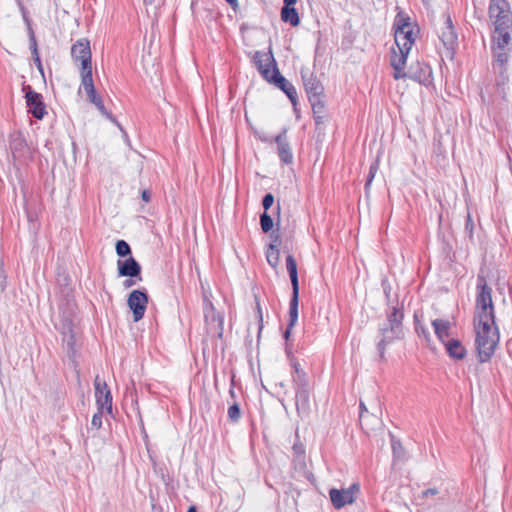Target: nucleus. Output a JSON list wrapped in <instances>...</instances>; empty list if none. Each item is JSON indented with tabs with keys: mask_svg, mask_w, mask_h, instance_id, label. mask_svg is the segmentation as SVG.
<instances>
[{
	"mask_svg": "<svg viewBox=\"0 0 512 512\" xmlns=\"http://www.w3.org/2000/svg\"><path fill=\"white\" fill-rule=\"evenodd\" d=\"M281 19L285 23H289L291 26H298L300 23L299 15L294 7H282Z\"/></svg>",
	"mask_w": 512,
	"mask_h": 512,
	"instance_id": "27",
	"label": "nucleus"
},
{
	"mask_svg": "<svg viewBox=\"0 0 512 512\" xmlns=\"http://www.w3.org/2000/svg\"><path fill=\"white\" fill-rule=\"evenodd\" d=\"M267 81L272 82L280 90H282L287 95L294 107L297 105L298 96L296 88L291 82H289L284 76L280 74L277 67H274L272 70V76Z\"/></svg>",
	"mask_w": 512,
	"mask_h": 512,
	"instance_id": "14",
	"label": "nucleus"
},
{
	"mask_svg": "<svg viewBox=\"0 0 512 512\" xmlns=\"http://www.w3.org/2000/svg\"><path fill=\"white\" fill-rule=\"evenodd\" d=\"M432 326L439 341L445 344L447 340H449L448 338L451 329L450 321L444 319H435L432 321Z\"/></svg>",
	"mask_w": 512,
	"mask_h": 512,
	"instance_id": "24",
	"label": "nucleus"
},
{
	"mask_svg": "<svg viewBox=\"0 0 512 512\" xmlns=\"http://www.w3.org/2000/svg\"><path fill=\"white\" fill-rule=\"evenodd\" d=\"M96 108L99 110V112L105 116L108 120H110L112 123H114L121 131H123V128L121 124L117 121V119L112 115V113L108 112L103 104H97Z\"/></svg>",
	"mask_w": 512,
	"mask_h": 512,
	"instance_id": "34",
	"label": "nucleus"
},
{
	"mask_svg": "<svg viewBox=\"0 0 512 512\" xmlns=\"http://www.w3.org/2000/svg\"><path fill=\"white\" fill-rule=\"evenodd\" d=\"M292 367L294 369V374L293 375H296V374H299V373H304V370L301 369L300 364L296 360H293Z\"/></svg>",
	"mask_w": 512,
	"mask_h": 512,
	"instance_id": "44",
	"label": "nucleus"
},
{
	"mask_svg": "<svg viewBox=\"0 0 512 512\" xmlns=\"http://www.w3.org/2000/svg\"><path fill=\"white\" fill-rule=\"evenodd\" d=\"M142 200L145 201V202H149L150 201V193H149V191L144 190L142 192Z\"/></svg>",
	"mask_w": 512,
	"mask_h": 512,
	"instance_id": "49",
	"label": "nucleus"
},
{
	"mask_svg": "<svg viewBox=\"0 0 512 512\" xmlns=\"http://www.w3.org/2000/svg\"><path fill=\"white\" fill-rule=\"evenodd\" d=\"M286 268L292 285V296L290 299L293 318L296 316V307L299 305V280L297 263L292 255L286 257Z\"/></svg>",
	"mask_w": 512,
	"mask_h": 512,
	"instance_id": "12",
	"label": "nucleus"
},
{
	"mask_svg": "<svg viewBox=\"0 0 512 512\" xmlns=\"http://www.w3.org/2000/svg\"><path fill=\"white\" fill-rule=\"evenodd\" d=\"M437 493H438L437 489H433V488H431V489H427V490H425V491L423 492V495L427 497V496H429V495H436Z\"/></svg>",
	"mask_w": 512,
	"mask_h": 512,
	"instance_id": "47",
	"label": "nucleus"
},
{
	"mask_svg": "<svg viewBox=\"0 0 512 512\" xmlns=\"http://www.w3.org/2000/svg\"><path fill=\"white\" fill-rule=\"evenodd\" d=\"M34 63L38 69V71L40 72V74L44 77V69H43V65H42V62H41V59L40 57H37L35 60H34Z\"/></svg>",
	"mask_w": 512,
	"mask_h": 512,
	"instance_id": "45",
	"label": "nucleus"
},
{
	"mask_svg": "<svg viewBox=\"0 0 512 512\" xmlns=\"http://www.w3.org/2000/svg\"><path fill=\"white\" fill-rule=\"evenodd\" d=\"M314 120H315L316 125H320L324 122V117L321 114L314 115Z\"/></svg>",
	"mask_w": 512,
	"mask_h": 512,
	"instance_id": "48",
	"label": "nucleus"
},
{
	"mask_svg": "<svg viewBox=\"0 0 512 512\" xmlns=\"http://www.w3.org/2000/svg\"><path fill=\"white\" fill-rule=\"evenodd\" d=\"M116 253L120 257H126L131 254V248L129 244L124 240H118L116 242Z\"/></svg>",
	"mask_w": 512,
	"mask_h": 512,
	"instance_id": "31",
	"label": "nucleus"
},
{
	"mask_svg": "<svg viewBox=\"0 0 512 512\" xmlns=\"http://www.w3.org/2000/svg\"><path fill=\"white\" fill-rule=\"evenodd\" d=\"M71 57L81 62V68L92 66L90 42L85 38L78 40L71 47Z\"/></svg>",
	"mask_w": 512,
	"mask_h": 512,
	"instance_id": "15",
	"label": "nucleus"
},
{
	"mask_svg": "<svg viewBox=\"0 0 512 512\" xmlns=\"http://www.w3.org/2000/svg\"><path fill=\"white\" fill-rule=\"evenodd\" d=\"M494 32L492 41H511L512 40V17L501 21H494Z\"/></svg>",
	"mask_w": 512,
	"mask_h": 512,
	"instance_id": "21",
	"label": "nucleus"
},
{
	"mask_svg": "<svg viewBox=\"0 0 512 512\" xmlns=\"http://www.w3.org/2000/svg\"><path fill=\"white\" fill-rule=\"evenodd\" d=\"M403 319V311L398 307H392L387 312L386 321L379 326L378 330L379 340L376 346L380 359H384L388 345L404 337Z\"/></svg>",
	"mask_w": 512,
	"mask_h": 512,
	"instance_id": "1",
	"label": "nucleus"
},
{
	"mask_svg": "<svg viewBox=\"0 0 512 512\" xmlns=\"http://www.w3.org/2000/svg\"><path fill=\"white\" fill-rule=\"evenodd\" d=\"M410 50L403 49H392L391 56H390V65L394 69V78L395 79H401L408 76L407 73L404 72V68L406 65L407 57ZM409 77L417 80L419 82H424L426 79L422 80L421 75L417 74H409Z\"/></svg>",
	"mask_w": 512,
	"mask_h": 512,
	"instance_id": "9",
	"label": "nucleus"
},
{
	"mask_svg": "<svg viewBox=\"0 0 512 512\" xmlns=\"http://www.w3.org/2000/svg\"><path fill=\"white\" fill-rule=\"evenodd\" d=\"M56 329L60 331L63 336V342L66 344L68 352H74L75 335H74V311H62L59 314V319L55 323Z\"/></svg>",
	"mask_w": 512,
	"mask_h": 512,
	"instance_id": "6",
	"label": "nucleus"
},
{
	"mask_svg": "<svg viewBox=\"0 0 512 512\" xmlns=\"http://www.w3.org/2000/svg\"><path fill=\"white\" fill-rule=\"evenodd\" d=\"M449 357L455 360H463L467 355V350L458 339H450L444 344Z\"/></svg>",
	"mask_w": 512,
	"mask_h": 512,
	"instance_id": "23",
	"label": "nucleus"
},
{
	"mask_svg": "<svg viewBox=\"0 0 512 512\" xmlns=\"http://www.w3.org/2000/svg\"><path fill=\"white\" fill-rule=\"evenodd\" d=\"M228 418L232 421V422H237L240 417H241V411H240V407H239V404L238 403H233L229 408H228Z\"/></svg>",
	"mask_w": 512,
	"mask_h": 512,
	"instance_id": "36",
	"label": "nucleus"
},
{
	"mask_svg": "<svg viewBox=\"0 0 512 512\" xmlns=\"http://www.w3.org/2000/svg\"><path fill=\"white\" fill-rule=\"evenodd\" d=\"M145 5H152L154 4L155 0H143Z\"/></svg>",
	"mask_w": 512,
	"mask_h": 512,
	"instance_id": "56",
	"label": "nucleus"
},
{
	"mask_svg": "<svg viewBox=\"0 0 512 512\" xmlns=\"http://www.w3.org/2000/svg\"><path fill=\"white\" fill-rule=\"evenodd\" d=\"M494 320L495 315L492 301V289L488 286L484 276L478 275L475 321Z\"/></svg>",
	"mask_w": 512,
	"mask_h": 512,
	"instance_id": "3",
	"label": "nucleus"
},
{
	"mask_svg": "<svg viewBox=\"0 0 512 512\" xmlns=\"http://www.w3.org/2000/svg\"><path fill=\"white\" fill-rule=\"evenodd\" d=\"M94 384L98 409H107L109 412H111L112 396L107 384L104 381H101L99 376H96Z\"/></svg>",
	"mask_w": 512,
	"mask_h": 512,
	"instance_id": "16",
	"label": "nucleus"
},
{
	"mask_svg": "<svg viewBox=\"0 0 512 512\" xmlns=\"http://www.w3.org/2000/svg\"><path fill=\"white\" fill-rule=\"evenodd\" d=\"M81 75V87H83L85 93L95 90L93 77H92V66L84 67L80 69Z\"/></svg>",
	"mask_w": 512,
	"mask_h": 512,
	"instance_id": "26",
	"label": "nucleus"
},
{
	"mask_svg": "<svg viewBox=\"0 0 512 512\" xmlns=\"http://www.w3.org/2000/svg\"><path fill=\"white\" fill-rule=\"evenodd\" d=\"M273 203H274V196L271 193H267L263 197V200H262L264 212H267V210L272 207Z\"/></svg>",
	"mask_w": 512,
	"mask_h": 512,
	"instance_id": "40",
	"label": "nucleus"
},
{
	"mask_svg": "<svg viewBox=\"0 0 512 512\" xmlns=\"http://www.w3.org/2000/svg\"><path fill=\"white\" fill-rule=\"evenodd\" d=\"M301 75L308 99L312 100L321 97L324 87L317 77L313 73L304 70L301 71Z\"/></svg>",
	"mask_w": 512,
	"mask_h": 512,
	"instance_id": "17",
	"label": "nucleus"
},
{
	"mask_svg": "<svg viewBox=\"0 0 512 512\" xmlns=\"http://www.w3.org/2000/svg\"><path fill=\"white\" fill-rule=\"evenodd\" d=\"M443 19V27L439 31V39L446 50V56L452 58L458 44V35L450 15H443Z\"/></svg>",
	"mask_w": 512,
	"mask_h": 512,
	"instance_id": "7",
	"label": "nucleus"
},
{
	"mask_svg": "<svg viewBox=\"0 0 512 512\" xmlns=\"http://www.w3.org/2000/svg\"><path fill=\"white\" fill-rule=\"evenodd\" d=\"M492 52L494 56V67H498L500 73L506 71V65L509 61L511 52V41H492Z\"/></svg>",
	"mask_w": 512,
	"mask_h": 512,
	"instance_id": "13",
	"label": "nucleus"
},
{
	"mask_svg": "<svg viewBox=\"0 0 512 512\" xmlns=\"http://www.w3.org/2000/svg\"><path fill=\"white\" fill-rule=\"evenodd\" d=\"M395 44L398 49L411 50L416 39V25H414L410 18L399 13L395 17Z\"/></svg>",
	"mask_w": 512,
	"mask_h": 512,
	"instance_id": "4",
	"label": "nucleus"
},
{
	"mask_svg": "<svg viewBox=\"0 0 512 512\" xmlns=\"http://www.w3.org/2000/svg\"><path fill=\"white\" fill-rule=\"evenodd\" d=\"M31 54H32V56H33V60H35L37 57H40V56H39L38 49H33V50H31Z\"/></svg>",
	"mask_w": 512,
	"mask_h": 512,
	"instance_id": "52",
	"label": "nucleus"
},
{
	"mask_svg": "<svg viewBox=\"0 0 512 512\" xmlns=\"http://www.w3.org/2000/svg\"><path fill=\"white\" fill-rule=\"evenodd\" d=\"M295 404L297 411L300 413H307L310 408V389L302 388L295 390Z\"/></svg>",
	"mask_w": 512,
	"mask_h": 512,
	"instance_id": "25",
	"label": "nucleus"
},
{
	"mask_svg": "<svg viewBox=\"0 0 512 512\" xmlns=\"http://www.w3.org/2000/svg\"><path fill=\"white\" fill-rule=\"evenodd\" d=\"M360 409H361L360 417H362L363 411H367L365 405L362 402L360 403Z\"/></svg>",
	"mask_w": 512,
	"mask_h": 512,
	"instance_id": "55",
	"label": "nucleus"
},
{
	"mask_svg": "<svg viewBox=\"0 0 512 512\" xmlns=\"http://www.w3.org/2000/svg\"><path fill=\"white\" fill-rule=\"evenodd\" d=\"M414 320H415V331H416L417 335L423 336L425 338V340L429 342L430 341V333H429L428 329L423 324H421L419 322L416 314L414 315Z\"/></svg>",
	"mask_w": 512,
	"mask_h": 512,
	"instance_id": "33",
	"label": "nucleus"
},
{
	"mask_svg": "<svg viewBox=\"0 0 512 512\" xmlns=\"http://www.w3.org/2000/svg\"><path fill=\"white\" fill-rule=\"evenodd\" d=\"M297 0H284V6L283 7H293L295 5Z\"/></svg>",
	"mask_w": 512,
	"mask_h": 512,
	"instance_id": "50",
	"label": "nucleus"
},
{
	"mask_svg": "<svg viewBox=\"0 0 512 512\" xmlns=\"http://www.w3.org/2000/svg\"><path fill=\"white\" fill-rule=\"evenodd\" d=\"M103 410L104 409H98V412L95 413L92 417V421H91V425L95 428V429H99L101 428L102 426V415H103Z\"/></svg>",
	"mask_w": 512,
	"mask_h": 512,
	"instance_id": "39",
	"label": "nucleus"
},
{
	"mask_svg": "<svg viewBox=\"0 0 512 512\" xmlns=\"http://www.w3.org/2000/svg\"><path fill=\"white\" fill-rule=\"evenodd\" d=\"M203 313L207 334L222 338L224 332V317L217 312L206 292H203Z\"/></svg>",
	"mask_w": 512,
	"mask_h": 512,
	"instance_id": "5",
	"label": "nucleus"
},
{
	"mask_svg": "<svg viewBox=\"0 0 512 512\" xmlns=\"http://www.w3.org/2000/svg\"><path fill=\"white\" fill-rule=\"evenodd\" d=\"M127 304L133 313V320L138 322L145 314L148 304V295L143 290H133L128 296Z\"/></svg>",
	"mask_w": 512,
	"mask_h": 512,
	"instance_id": "10",
	"label": "nucleus"
},
{
	"mask_svg": "<svg viewBox=\"0 0 512 512\" xmlns=\"http://www.w3.org/2000/svg\"><path fill=\"white\" fill-rule=\"evenodd\" d=\"M392 451L395 459H402L404 457V448L399 440L392 439Z\"/></svg>",
	"mask_w": 512,
	"mask_h": 512,
	"instance_id": "37",
	"label": "nucleus"
},
{
	"mask_svg": "<svg viewBox=\"0 0 512 512\" xmlns=\"http://www.w3.org/2000/svg\"><path fill=\"white\" fill-rule=\"evenodd\" d=\"M266 259L270 266L276 268L279 264V250L275 245L270 244L266 252Z\"/></svg>",
	"mask_w": 512,
	"mask_h": 512,
	"instance_id": "28",
	"label": "nucleus"
},
{
	"mask_svg": "<svg viewBox=\"0 0 512 512\" xmlns=\"http://www.w3.org/2000/svg\"><path fill=\"white\" fill-rule=\"evenodd\" d=\"M275 142L277 144L278 156L281 161L285 164H289L293 160V154L290 145L287 141L286 130H283L279 135L276 136Z\"/></svg>",
	"mask_w": 512,
	"mask_h": 512,
	"instance_id": "22",
	"label": "nucleus"
},
{
	"mask_svg": "<svg viewBox=\"0 0 512 512\" xmlns=\"http://www.w3.org/2000/svg\"><path fill=\"white\" fill-rule=\"evenodd\" d=\"M118 275L121 277H130V278H138L139 281L142 280L141 277V266L136 261L135 258L129 257L126 260H118Z\"/></svg>",
	"mask_w": 512,
	"mask_h": 512,
	"instance_id": "20",
	"label": "nucleus"
},
{
	"mask_svg": "<svg viewBox=\"0 0 512 512\" xmlns=\"http://www.w3.org/2000/svg\"><path fill=\"white\" fill-rule=\"evenodd\" d=\"M297 320H298V306L296 307V316L295 318H293V315H292V310H291V303L289 304V323H288V326L284 332V338L285 340L287 341L290 337V334H291V330L292 328L295 326V324L297 323Z\"/></svg>",
	"mask_w": 512,
	"mask_h": 512,
	"instance_id": "32",
	"label": "nucleus"
},
{
	"mask_svg": "<svg viewBox=\"0 0 512 512\" xmlns=\"http://www.w3.org/2000/svg\"><path fill=\"white\" fill-rule=\"evenodd\" d=\"M232 7L237 6V0H226Z\"/></svg>",
	"mask_w": 512,
	"mask_h": 512,
	"instance_id": "54",
	"label": "nucleus"
},
{
	"mask_svg": "<svg viewBox=\"0 0 512 512\" xmlns=\"http://www.w3.org/2000/svg\"><path fill=\"white\" fill-rule=\"evenodd\" d=\"M136 284V281L133 279V278H129V279H126L124 282H123V286L125 288H130L132 287L133 285Z\"/></svg>",
	"mask_w": 512,
	"mask_h": 512,
	"instance_id": "46",
	"label": "nucleus"
},
{
	"mask_svg": "<svg viewBox=\"0 0 512 512\" xmlns=\"http://www.w3.org/2000/svg\"><path fill=\"white\" fill-rule=\"evenodd\" d=\"M86 95H87L88 100H89L91 103H93L95 106H96L97 104H100V103H102V102H103V101H102L101 96H99V95L97 94L96 89H95V90H93V91H92V93H91V92H87V93H86Z\"/></svg>",
	"mask_w": 512,
	"mask_h": 512,
	"instance_id": "41",
	"label": "nucleus"
},
{
	"mask_svg": "<svg viewBox=\"0 0 512 512\" xmlns=\"http://www.w3.org/2000/svg\"><path fill=\"white\" fill-rule=\"evenodd\" d=\"M309 101L311 103L314 115H319L324 112V103L320 100V97H317V99H312Z\"/></svg>",
	"mask_w": 512,
	"mask_h": 512,
	"instance_id": "38",
	"label": "nucleus"
},
{
	"mask_svg": "<svg viewBox=\"0 0 512 512\" xmlns=\"http://www.w3.org/2000/svg\"><path fill=\"white\" fill-rule=\"evenodd\" d=\"M260 225H261V229L264 233H268L269 231L272 230L273 225H274L273 219L267 212H263L260 215Z\"/></svg>",
	"mask_w": 512,
	"mask_h": 512,
	"instance_id": "30",
	"label": "nucleus"
},
{
	"mask_svg": "<svg viewBox=\"0 0 512 512\" xmlns=\"http://www.w3.org/2000/svg\"><path fill=\"white\" fill-rule=\"evenodd\" d=\"M253 61L263 78L266 80L270 79L272 76V71L269 68L270 65L272 64L273 68L277 67L272 53L257 51L253 57Z\"/></svg>",
	"mask_w": 512,
	"mask_h": 512,
	"instance_id": "18",
	"label": "nucleus"
},
{
	"mask_svg": "<svg viewBox=\"0 0 512 512\" xmlns=\"http://www.w3.org/2000/svg\"><path fill=\"white\" fill-rule=\"evenodd\" d=\"M188 512H198L195 506H190Z\"/></svg>",
	"mask_w": 512,
	"mask_h": 512,
	"instance_id": "57",
	"label": "nucleus"
},
{
	"mask_svg": "<svg viewBox=\"0 0 512 512\" xmlns=\"http://www.w3.org/2000/svg\"><path fill=\"white\" fill-rule=\"evenodd\" d=\"M292 378L295 390L309 387V380L305 372L293 375Z\"/></svg>",
	"mask_w": 512,
	"mask_h": 512,
	"instance_id": "29",
	"label": "nucleus"
},
{
	"mask_svg": "<svg viewBox=\"0 0 512 512\" xmlns=\"http://www.w3.org/2000/svg\"><path fill=\"white\" fill-rule=\"evenodd\" d=\"M359 492L360 485L358 483H353L350 487L346 489H330L329 496L333 507L339 510L346 505L353 504Z\"/></svg>",
	"mask_w": 512,
	"mask_h": 512,
	"instance_id": "8",
	"label": "nucleus"
},
{
	"mask_svg": "<svg viewBox=\"0 0 512 512\" xmlns=\"http://www.w3.org/2000/svg\"><path fill=\"white\" fill-rule=\"evenodd\" d=\"M230 395H231L232 397H234L235 392H234V390H233V389H230Z\"/></svg>",
	"mask_w": 512,
	"mask_h": 512,
	"instance_id": "58",
	"label": "nucleus"
},
{
	"mask_svg": "<svg viewBox=\"0 0 512 512\" xmlns=\"http://www.w3.org/2000/svg\"><path fill=\"white\" fill-rule=\"evenodd\" d=\"M28 31H29L30 50L38 49L36 37H35L34 31L31 28V26H28Z\"/></svg>",
	"mask_w": 512,
	"mask_h": 512,
	"instance_id": "42",
	"label": "nucleus"
},
{
	"mask_svg": "<svg viewBox=\"0 0 512 512\" xmlns=\"http://www.w3.org/2000/svg\"><path fill=\"white\" fill-rule=\"evenodd\" d=\"M0 286H1V291H4V290H5V287H6V278H5V277L3 278V280H2V282H1V284H0Z\"/></svg>",
	"mask_w": 512,
	"mask_h": 512,
	"instance_id": "53",
	"label": "nucleus"
},
{
	"mask_svg": "<svg viewBox=\"0 0 512 512\" xmlns=\"http://www.w3.org/2000/svg\"><path fill=\"white\" fill-rule=\"evenodd\" d=\"M23 91L25 92L26 104L29 108V112L36 119H42L46 114L42 95L35 92L29 85H24Z\"/></svg>",
	"mask_w": 512,
	"mask_h": 512,
	"instance_id": "11",
	"label": "nucleus"
},
{
	"mask_svg": "<svg viewBox=\"0 0 512 512\" xmlns=\"http://www.w3.org/2000/svg\"><path fill=\"white\" fill-rule=\"evenodd\" d=\"M378 168H379V164H378V160H376L374 163L371 164L370 169H369V174H368V177H367V180L365 183L366 193H368V191L370 189L371 183L378 171Z\"/></svg>",
	"mask_w": 512,
	"mask_h": 512,
	"instance_id": "35",
	"label": "nucleus"
},
{
	"mask_svg": "<svg viewBox=\"0 0 512 512\" xmlns=\"http://www.w3.org/2000/svg\"><path fill=\"white\" fill-rule=\"evenodd\" d=\"M488 14L493 22H499L506 18L512 17L510 4L507 0H490Z\"/></svg>",
	"mask_w": 512,
	"mask_h": 512,
	"instance_id": "19",
	"label": "nucleus"
},
{
	"mask_svg": "<svg viewBox=\"0 0 512 512\" xmlns=\"http://www.w3.org/2000/svg\"><path fill=\"white\" fill-rule=\"evenodd\" d=\"M476 350L480 362H487L499 342V332L494 321H476Z\"/></svg>",
	"mask_w": 512,
	"mask_h": 512,
	"instance_id": "2",
	"label": "nucleus"
},
{
	"mask_svg": "<svg viewBox=\"0 0 512 512\" xmlns=\"http://www.w3.org/2000/svg\"><path fill=\"white\" fill-rule=\"evenodd\" d=\"M466 230L469 231V234L471 236L473 231V221L469 213L467 214Z\"/></svg>",
	"mask_w": 512,
	"mask_h": 512,
	"instance_id": "43",
	"label": "nucleus"
},
{
	"mask_svg": "<svg viewBox=\"0 0 512 512\" xmlns=\"http://www.w3.org/2000/svg\"><path fill=\"white\" fill-rule=\"evenodd\" d=\"M257 310H258V314H259V318H260V330H261L262 329V312H261V307H260L259 302H257Z\"/></svg>",
	"mask_w": 512,
	"mask_h": 512,
	"instance_id": "51",
	"label": "nucleus"
}]
</instances>
